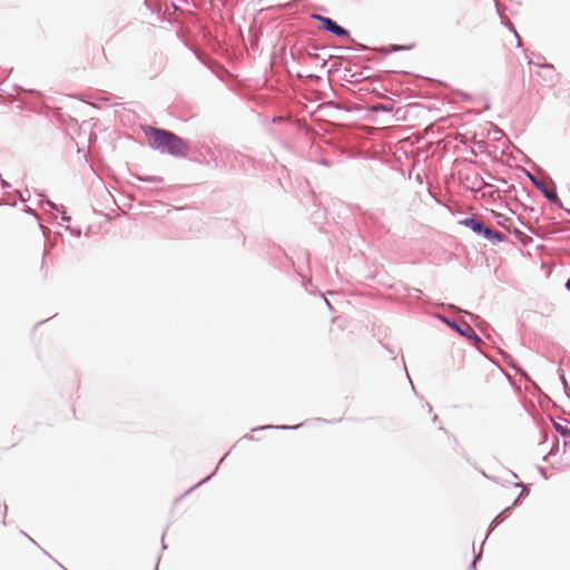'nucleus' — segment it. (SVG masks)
I'll list each match as a JSON object with an SVG mask.
<instances>
[{
  "instance_id": "1",
  "label": "nucleus",
  "mask_w": 570,
  "mask_h": 570,
  "mask_svg": "<svg viewBox=\"0 0 570 570\" xmlns=\"http://www.w3.org/2000/svg\"><path fill=\"white\" fill-rule=\"evenodd\" d=\"M144 132L151 148L160 153L170 154L175 157H184L187 155V144L174 132L150 126L145 127Z\"/></svg>"
},
{
  "instance_id": "2",
  "label": "nucleus",
  "mask_w": 570,
  "mask_h": 570,
  "mask_svg": "<svg viewBox=\"0 0 570 570\" xmlns=\"http://www.w3.org/2000/svg\"><path fill=\"white\" fill-rule=\"evenodd\" d=\"M315 18L321 21L323 29L331 31L338 37H348V32L344 28L338 26L335 21H333L331 18L322 16H315Z\"/></svg>"
},
{
  "instance_id": "3",
  "label": "nucleus",
  "mask_w": 570,
  "mask_h": 570,
  "mask_svg": "<svg viewBox=\"0 0 570 570\" xmlns=\"http://www.w3.org/2000/svg\"><path fill=\"white\" fill-rule=\"evenodd\" d=\"M462 224H464L466 227H470L473 232L482 234L488 239L492 238L493 230L484 226L481 222H478L473 218H466L462 222Z\"/></svg>"
},
{
  "instance_id": "4",
  "label": "nucleus",
  "mask_w": 570,
  "mask_h": 570,
  "mask_svg": "<svg viewBox=\"0 0 570 570\" xmlns=\"http://www.w3.org/2000/svg\"><path fill=\"white\" fill-rule=\"evenodd\" d=\"M449 324L452 328L458 331L461 335H464L475 342L479 341V337L476 336V334L473 332V330L471 328V326L469 324H463V326H459L455 323H449Z\"/></svg>"
},
{
  "instance_id": "5",
  "label": "nucleus",
  "mask_w": 570,
  "mask_h": 570,
  "mask_svg": "<svg viewBox=\"0 0 570 570\" xmlns=\"http://www.w3.org/2000/svg\"><path fill=\"white\" fill-rule=\"evenodd\" d=\"M414 48L413 43L403 45V46H391L390 51H396V50H411Z\"/></svg>"
},
{
  "instance_id": "6",
  "label": "nucleus",
  "mask_w": 570,
  "mask_h": 570,
  "mask_svg": "<svg viewBox=\"0 0 570 570\" xmlns=\"http://www.w3.org/2000/svg\"><path fill=\"white\" fill-rule=\"evenodd\" d=\"M494 215H495L497 218H499V220H498L499 225L505 227V222H508L509 218H507L504 215L499 214V213H494Z\"/></svg>"
},
{
  "instance_id": "7",
  "label": "nucleus",
  "mask_w": 570,
  "mask_h": 570,
  "mask_svg": "<svg viewBox=\"0 0 570 570\" xmlns=\"http://www.w3.org/2000/svg\"><path fill=\"white\" fill-rule=\"evenodd\" d=\"M491 239L502 240L503 239V235L500 232H493V235H492Z\"/></svg>"
},
{
  "instance_id": "8",
  "label": "nucleus",
  "mask_w": 570,
  "mask_h": 570,
  "mask_svg": "<svg viewBox=\"0 0 570 570\" xmlns=\"http://www.w3.org/2000/svg\"><path fill=\"white\" fill-rule=\"evenodd\" d=\"M561 433H562V435H568L570 433V431H568L566 429H561Z\"/></svg>"
},
{
  "instance_id": "9",
  "label": "nucleus",
  "mask_w": 570,
  "mask_h": 570,
  "mask_svg": "<svg viewBox=\"0 0 570 570\" xmlns=\"http://www.w3.org/2000/svg\"><path fill=\"white\" fill-rule=\"evenodd\" d=\"M566 287L570 291V278L568 279Z\"/></svg>"
},
{
  "instance_id": "10",
  "label": "nucleus",
  "mask_w": 570,
  "mask_h": 570,
  "mask_svg": "<svg viewBox=\"0 0 570 570\" xmlns=\"http://www.w3.org/2000/svg\"><path fill=\"white\" fill-rule=\"evenodd\" d=\"M548 198H552L553 196L549 193L546 194Z\"/></svg>"
}]
</instances>
